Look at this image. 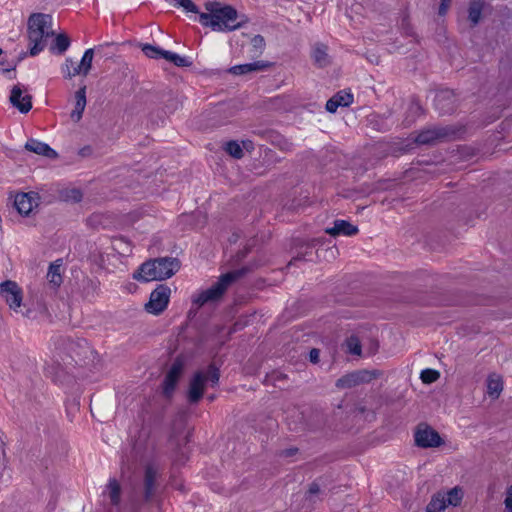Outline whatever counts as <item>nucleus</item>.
Returning a JSON list of instances; mask_svg holds the SVG:
<instances>
[{
  "label": "nucleus",
  "mask_w": 512,
  "mask_h": 512,
  "mask_svg": "<svg viewBox=\"0 0 512 512\" xmlns=\"http://www.w3.org/2000/svg\"><path fill=\"white\" fill-rule=\"evenodd\" d=\"M204 8L205 12L199 13L200 22L214 31H235L248 22L246 16L239 15L230 5L213 1L205 3Z\"/></svg>",
  "instance_id": "f257e3e1"
},
{
  "label": "nucleus",
  "mask_w": 512,
  "mask_h": 512,
  "mask_svg": "<svg viewBox=\"0 0 512 512\" xmlns=\"http://www.w3.org/2000/svg\"><path fill=\"white\" fill-rule=\"evenodd\" d=\"M180 268L175 258H157L144 262L133 274L137 281H163L172 277Z\"/></svg>",
  "instance_id": "f03ea898"
},
{
  "label": "nucleus",
  "mask_w": 512,
  "mask_h": 512,
  "mask_svg": "<svg viewBox=\"0 0 512 512\" xmlns=\"http://www.w3.org/2000/svg\"><path fill=\"white\" fill-rule=\"evenodd\" d=\"M219 379L220 370L214 364L196 370L189 379L187 392L188 401L191 404L198 403L205 393L207 384L210 383L211 386H215L218 384Z\"/></svg>",
  "instance_id": "7ed1b4c3"
},
{
  "label": "nucleus",
  "mask_w": 512,
  "mask_h": 512,
  "mask_svg": "<svg viewBox=\"0 0 512 512\" xmlns=\"http://www.w3.org/2000/svg\"><path fill=\"white\" fill-rule=\"evenodd\" d=\"M247 269H241L229 272L220 277V279L209 289L202 291L198 294L193 304L198 308L208 303H214L221 300L227 289L238 279L243 277Z\"/></svg>",
  "instance_id": "20e7f679"
},
{
  "label": "nucleus",
  "mask_w": 512,
  "mask_h": 512,
  "mask_svg": "<svg viewBox=\"0 0 512 512\" xmlns=\"http://www.w3.org/2000/svg\"><path fill=\"white\" fill-rule=\"evenodd\" d=\"M413 442L420 449H439L446 445L444 437L427 422H420L414 428Z\"/></svg>",
  "instance_id": "39448f33"
},
{
  "label": "nucleus",
  "mask_w": 512,
  "mask_h": 512,
  "mask_svg": "<svg viewBox=\"0 0 512 512\" xmlns=\"http://www.w3.org/2000/svg\"><path fill=\"white\" fill-rule=\"evenodd\" d=\"M383 371L380 369H358L346 373L339 377L335 382V387L338 390H348L355 388L362 384H369L383 376Z\"/></svg>",
  "instance_id": "423d86ee"
},
{
  "label": "nucleus",
  "mask_w": 512,
  "mask_h": 512,
  "mask_svg": "<svg viewBox=\"0 0 512 512\" xmlns=\"http://www.w3.org/2000/svg\"><path fill=\"white\" fill-rule=\"evenodd\" d=\"M455 130L451 127H435L421 131L417 135L409 138L405 144V150L412 148V144L417 145H435L448 139L455 134Z\"/></svg>",
  "instance_id": "0eeeda50"
},
{
  "label": "nucleus",
  "mask_w": 512,
  "mask_h": 512,
  "mask_svg": "<svg viewBox=\"0 0 512 512\" xmlns=\"http://www.w3.org/2000/svg\"><path fill=\"white\" fill-rule=\"evenodd\" d=\"M0 297L14 313H19L24 305L23 289L13 280H6L0 283Z\"/></svg>",
  "instance_id": "6e6552de"
},
{
  "label": "nucleus",
  "mask_w": 512,
  "mask_h": 512,
  "mask_svg": "<svg viewBox=\"0 0 512 512\" xmlns=\"http://www.w3.org/2000/svg\"><path fill=\"white\" fill-rule=\"evenodd\" d=\"M184 369L185 359L183 357L178 356L174 360H172L167 369L165 380L163 382L162 393L164 397L168 399L171 398L176 389L179 379L183 375Z\"/></svg>",
  "instance_id": "1a4fd4ad"
},
{
  "label": "nucleus",
  "mask_w": 512,
  "mask_h": 512,
  "mask_svg": "<svg viewBox=\"0 0 512 512\" xmlns=\"http://www.w3.org/2000/svg\"><path fill=\"white\" fill-rule=\"evenodd\" d=\"M170 295L171 289L168 286L159 285L151 292L149 301L144 306L145 311L153 315L161 314L168 306Z\"/></svg>",
  "instance_id": "9d476101"
},
{
  "label": "nucleus",
  "mask_w": 512,
  "mask_h": 512,
  "mask_svg": "<svg viewBox=\"0 0 512 512\" xmlns=\"http://www.w3.org/2000/svg\"><path fill=\"white\" fill-rule=\"evenodd\" d=\"M40 204V195L37 192H18L13 196V206L24 217H29Z\"/></svg>",
  "instance_id": "9b49d317"
},
{
  "label": "nucleus",
  "mask_w": 512,
  "mask_h": 512,
  "mask_svg": "<svg viewBox=\"0 0 512 512\" xmlns=\"http://www.w3.org/2000/svg\"><path fill=\"white\" fill-rule=\"evenodd\" d=\"M191 432V428L187 427L186 423L182 420L176 422L173 426L171 438L176 446V455L179 461L187 459V455L182 451L181 447L189 442Z\"/></svg>",
  "instance_id": "f8f14e48"
},
{
  "label": "nucleus",
  "mask_w": 512,
  "mask_h": 512,
  "mask_svg": "<svg viewBox=\"0 0 512 512\" xmlns=\"http://www.w3.org/2000/svg\"><path fill=\"white\" fill-rule=\"evenodd\" d=\"M9 100L21 113H27L32 108V96L28 93L27 88L21 84L12 87Z\"/></svg>",
  "instance_id": "ddd939ff"
},
{
  "label": "nucleus",
  "mask_w": 512,
  "mask_h": 512,
  "mask_svg": "<svg viewBox=\"0 0 512 512\" xmlns=\"http://www.w3.org/2000/svg\"><path fill=\"white\" fill-rule=\"evenodd\" d=\"M51 16L42 13L30 15L27 22V30H36L46 33V37L54 36L55 32L51 29Z\"/></svg>",
  "instance_id": "4468645a"
},
{
  "label": "nucleus",
  "mask_w": 512,
  "mask_h": 512,
  "mask_svg": "<svg viewBox=\"0 0 512 512\" xmlns=\"http://www.w3.org/2000/svg\"><path fill=\"white\" fill-rule=\"evenodd\" d=\"M142 51L145 53V55L147 57L156 58L158 56H161V57L165 58L166 60L172 62L173 64H175L178 67H186L189 65V63L187 62V60L185 58H183L177 54L161 50V49L156 48L151 45H144L142 47Z\"/></svg>",
  "instance_id": "2eb2a0df"
},
{
  "label": "nucleus",
  "mask_w": 512,
  "mask_h": 512,
  "mask_svg": "<svg viewBox=\"0 0 512 512\" xmlns=\"http://www.w3.org/2000/svg\"><path fill=\"white\" fill-rule=\"evenodd\" d=\"M485 385L488 397L492 400H496L500 397L504 389L503 377L496 372H492L488 374Z\"/></svg>",
  "instance_id": "dca6fc26"
},
{
  "label": "nucleus",
  "mask_w": 512,
  "mask_h": 512,
  "mask_svg": "<svg viewBox=\"0 0 512 512\" xmlns=\"http://www.w3.org/2000/svg\"><path fill=\"white\" fill-rule=\"evenodd\" d=\"M253 143L250 140L242 141L239 143L235 140H230L223 145V150L230 157L240 160L244 157V150H252Z\"/></svg>",
  "instance_id": "f3484780"
},
{
  "label": "nucleus",
  "mask_w": 512,
  "mask_h": 512,
  "mask_svg": "<svg viewBox=\"0 0 512 512\" xmlns=\"http://www.w3.org/2000/svg\"><path fill=\"white\" fill-rule=\"evenodd\" d=\"M58 199L68 204H78L84 198V192L76 186H65L58 190Z\"/></svg>",
  "instance_id": "a211bd4d"
},
{
  "label": "nucleus",
  "mask_w": 512,
  "mask_h": 512,
  "mask_svg": "<svg viewBox=\"0 0 512 512\" xmlns=\"http://www.w3.org/2000/svg\"><path fill=\"white\" fill-rule=\"evenodd\" d=\"M272 66L273 64L269 62L256 61L254 63L233 66L228 70V72L232 75L240 76L252 72L264 71L271 68Z\"/></svg>",
  "instance_id": "6ab92c4d"
},
{
  "label": "nucleus",
  "mask_w": 512,
  "mask_h": 512,
  "mask_svg": "<svg viewBox=\"0 0 512 512\" xmlns=\"http://www.w3.org/2000/svg\"><path fill=\"white\" fill-rule=\"evenodd\" d=\"M93 58H94V50L93 49L86 50L80 63H79L80 69H73V71H70L69 68L67 67L68 79H71L72 77L77 76V75L87 76L92 68Z\"/></svg>",
  "instance_id": "aec40b11"
},
{
  "label": "nucleus",
  "mask_w": 512,
  "mask_h": 512,
  "mask_svg": "<svg viewBox=\"0 0 512 512\" xmlns=\"http://www.w3.org/2000/svg\"><path fill=\"white\" fill-rule=\"evenodd\" d=\"M353 102V95L347 92H339L326 103V109L330 113L336 112L340 106L347 107Z\"/></svg>",
  "instance_id": "412c9836"
},
{
  "label": "nucleus",
  "mask_w": 512,
  "mask_h": 512,
  "mask_svg": "<svg viewBox=\"0 0 512 512\" xmlns=\"http://www.w3.org/2000/svg\"><path fill=\"white\" fill-rule=\"evenodd\" d=\"M326 233L334 237L341 234L352 236L358 233V228L347 221L337 220L332 228L326 229Z\"/></svg>",
  "instance_id": "4be33fe9"
},
{
  "label": "nucleus",
  "mask_w": 512,
  "mask_h": 512,
  "mask_svg": "<svg viewBox=\"0 0 512 512\" xmlns=\"http://www.w3.org/2000/svg\"><path fill=\"white\" fill-rule=\"evenodd\" d=\"M46 33L36 30H28V40L30 44V55L35 56L45 47Z\"/></svg>",
  "instance_id": "5701e85b"
},
{
  "label": "nucleus",
  "mask_w": 512,
  "mask_h": 512,
  "mask_svg": "<svg viewBox=\"0 0 512 512\" xmlns=\"http://www.w3.org/2000/svg\"><path fill=\"white\" fill-rule=\"evenodd\" d=\"M86 87H81L76 93H75V107L72 110L70 117L74 122H79L82 118V114L84 112V109L86 107Z\"/></svg>",
  "instance_id": "b1692460"
},
{
  "label": "nucleus",
  "mask_w": 512,
  "mask_h": 512,
  "mask_svg": "<svg viewBox=\"0 0 512 512\" xmlns=\"http://www.w3.org/2000/svg\"><path fill=\"white\" fill-rule=\"evenodd\" d=\"M446 508L459 507L464 499V490L459 486H455L446 492L442 491Z\"/></svg>",
  "instance_id": "393cba45"
},
{
  "label": "nucleus",
  "mask_w": 512,
  "mask_h": 512,
  "mask_svg": "<svg viewBox=\"0 0 512 512\" xmlns=\"http://www.w3.org/2000/svg\"><path fill=\"white\" fill-rule=\"evenodd\" d=\"M312 59L314 64L319 68H324L330 64L328 47L323 44H317L312 50Z\"/></svg>",
  "instance_id": "a878e982"
},
{
  "label": "nucleus",
  "mask_w": 512,
  "mask_h": 512,
  "mask_svg": "<svg viewBox=\"0 0 512 512\" xmlns=\"http://www.w3.org/2000/svg\"><path fill=\"white\" fill-rule=\"evenodd\" d=\"M25 147L27 150L33 153L46 156L50 159H55L57 157V153L45 143L30 141L26 144Z\"/></svg>",
  "instance_id": "bb28decb"
},
{
  "label": "nucleus",
  "mask_w": 512,
  "mask_h": 512,
  "mask_svg": "<svg viewBox=\"0 0 512 512\" xmlns=\"http://www.w3.org/2000/svg\"><path fill=\"white\" fill-rule=\"evenodd\" d=\"M122 487L116 479H111L106 488V495L112 505H119L121 502Z\"/></svg>",
  "instance_id": "cd10ccee"
},
{
  "label": "nucleus",
  "mask_w": 512,
  "mask_h": 512,
  "mask_svg": "<svg viewBox=\"0 0 512 512\" xmlns=\"http://www.w3.org/2000/svg\"><path fill=\"white\" fill-rule=\"evenodd\" d=\"M156 476H157V470L152 466H147L146 470H145V479H144L146 499H149L154 493Z\"/></svg>",
  "instance_id": "c85d7f7f"
},
{
  "label": "nucleus",
  "mask_w": 512,
  "mask_h": 512,
  "mask_svg": "<svg viewBox=\"0 0 512 512\" xmlns=\"http://www.w3.org/2000/svg\"><path fill=\"white\" fill-rule=\"evenodd\" d=\"M446 509L442 491H439L432 495L430 501L425 507V512H444Z\"/></svg>",
  "instance_id": "c756f323"
},
{
  "label": "nucleus",
  "mask_w": 512,
  "mask_h": 512,
  "mask_svg": "<svg viewBox=\"0 0 512 512\" xmlns=\"http://www.w3.org/2000/svg\"><path fill=\"white\" fill-rule=\"evenodd\" d=\"M483 7L484 2L480 0H474L470 3L468 9V18L472 25H476L480 21Z\"/></svg>",
  "instance_id": "7c9ffc66"
},
{
  "label": "nucleus",
  "mask_w": 512,
  "mask_h": 512,
  "mask_svg": "<svg viewBox=\"0 0 512 512\" xmlns=\"http://www.w3.org/2000/svg\"><path fill=\"white\" fill-rule=\"evenodd\" d=\"M60 267H61L60 264L53 263L50 265L49 271L47 273V279H48L49 283L55 288L59 287L62 283V275H61Z\"/></svg>",
  "instance_id": "2f4dec72"
},
{
  "label": "nucleus",
  "mask_w": 512,
  "mask_h": 512,
  "mask_svg": "<svg viewBox=\"0 0 512 512\" xmlns=\"http://www.w3.org/2000/svg\"><path fill=\"white\" fill-rule=\"evenodd\" d=\"M344 345L348 353L356 355L358 357L362 356L361 342L358 337L354 335L348 337Z\"/></svg>",
  "instance_id": "473e14b6"
},
{
  "label": "nucleus",
  "mask_w": 512,
  "mask_h": 512,
  "mask_svg": "<svg viewBox=\"0 0 512 512\" xmlns=\"http://www.w3.org/2000/svg\"><path fill=\"white\" fill-rule=\"evenodd\" d=\"M354 413L361 416L364 420H367L369 416L375 418L376 412L374 409H369L364 402H357L354 405Z\"/></svg>",
  "instance_id": "72a5a7b5"
},
{
  "label": "nucleus",
  "mask_w": 512,
  "mask_h": 512,
  "mask_svg": "<svg viewBox=\"0 0 512 512\" xmlns=\"http://www.w3.org/2000/svg\"><path fill=\"white\" fill-rule=\"evenodd\" d=\"M70 45V38L65 33L55 35L54 47L58 49L59 53H63Z\"/></svg>",
  "instance_id": "f704fd0d"
},
{
  "label": "nucleus",
  "mask_w": 512,
  "mask_h": 512,
  "mask_svg": "<svg viewBox=\"0 0 512 512\" xmlns=\"http://www.w3.org/2000/svg\"><path fill=\"white\" fill-rule=\"evenodd\" d=\"M420 378L423 383L431 384L440 378V373L433 369H426L421 372Z\"/></svg>",
  "instance_id": "c9c22d12"
},
{
  "label": "nucleus",
  "mask_w": 512,
  "mask_h": 512,
  "mask_svg": "<svg viewBox=\"0 0 512 512\" xmlns=\"http://www.w3.org/2000/svg\"><path fill=\"white\" fill-rule=\"evenodd\" d=\"M176 6L182 7L185 10L193 13H199L196 5L191 0H171Z\"/></svg>",
  "instance_id": "e433bc0d"
},
{
  "label": "nucleus",
  "mask_w": 512,
  "mask_h": 512,
  "mask_svg": "<svg viewBox=\"0 0 512 512\" xmlns=\"http://www.w3.org/2000/svg\"><path fill=\"white\" fill-rule=\"evenodd\" d=\"M504 506L505 508L503 512H512V485H510L505 491Z\"/></svg>",
  "instance_id": "4c0bfd02"
},
{
  "label": "nucleus",
  "mask_w": 512,
  "mask_h": 512,
  "mask_svg": "<svg viewBox=\"0 0 512 512\" xmlns=\"http://www.w3.org/2000/svg\"><path fill=\"white\" fill-rule=\"evenodd\" d=\"M251 45L256 51H262L265 47V39L261 35H255L251 39Z\"/></svg>",
  "instance_id": "58836bf2"
},
{
  "label": "nucleus",
  "mask_w": 512,
  "mask_h": 512,
  "mask_svg": "<svg viewBox=\"0 0 512 512\" xmlns=\"http://www.w3.org/2000/svg\"><path fill=\"white\" fill-rule=\"evenodd\" d=\"M346 408V404H345V397H342L339 402L334 406L333 408V415L334 416H339L341 412H343Z\"/></svg>",
  "instance_id": "ea45409f"
},
{
  "label": "nucleus",
  "mask_w": 512,
  "mask_h": 512,
  "mask_svg": "<svg viewBox=\"0 0 512 512\" xmlns=\"http://www.w3.org/2000/svg\"><path fill=\"white\" fill-rule=\"evenodd\" d=\"M452 0H442L438 9V14L444 16L450 8Z\"/></svg>",
  "instance_id": "a19ab883"
},
{
  "label": "nucleus",
  "mask_w": 512,
  "mask_h": 512,
  "mask_svg": "<svg viewBox=\"0 0 512 512\" xmlns=\"http://www.w3.org/2000/svg\"><path fill=\"white\" fill-rule=\"evenodd\" d=\"M319 355H320V352L318 349H312L310 351V361L314 364L318 363L319 362Z\"/></svg>",
  "instance_id": "79ce46f5"
},
{
  "label": "nucleus",
  "mask_w": 512,
  "mask_h": 512,
  "mask_svg": "<svg viewBox=\"0 0 512 512\" xmlns=\"http://www.w3.org/2000/svg\"><path fill=\"white\" fill-rule=\"evenodd\" d=\"M90 152V148H84L81 153L82 155H86V153Z\"/></svg>",
  "instance_id": "37998d69"
},
{
  "label": "nucleus",
  "mask_w": 512,
  "mask_h": 512,
  "mask_svg": "<svg viewBox=\"0 0 512 512\" xmlns=\"http://www.w3.org/2000/svg\"><path fill=\"white\" fill-rule=\"evenodd\" d=\"M2 54V49L0 48V55Z\"/></svg>",
  "instance_id": "c03bdc74"
}]
</instances>
